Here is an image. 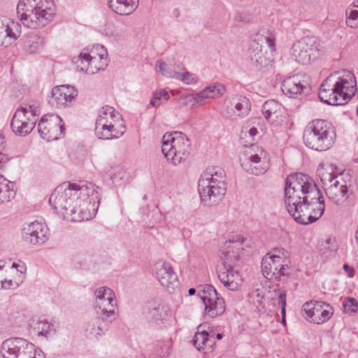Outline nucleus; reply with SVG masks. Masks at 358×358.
Returning <instances> with one entry per match:
<instances>
[{"label":"nucleus","mask_w":358,"mask_h":358,"mask_svg":"<svg viewBox=\"0 0 358 358\" xmlns=\"http://www.w3.org/2000/svg\"><path fill=\"white\" fill-rule=\"evenodd\" d=\"M188 294L190 296L194 295L196 294V289L194 288H189L188 289Z\"/></svg>","instance_id":"0e129e2a"},{"label":"nucleus","mask_w":358,"mask_h":358,"mask_svg":"<svg viewBox=\"0 0 358 358\" xmlns=\"http://www.w3.org/2000/svg\"><path fill=\"white\" fill-rule=\"evenodd\" d=\"M91 55L96 57H107L106 48L102 45H94L91 48Z\"/></svg>","instance_id":"3c124183"},{"label":"nucleus","mask_w":358,"mask_h":358,"mask_svg":"<svg viewBox=\"0 0 358 358\" xmlns=\"http://www.w3.org/2000/svg\"><path fill=\"white\" fill-rule=\"evenodd\" d=\"M267 255L287 264L290 263L289 253L282 248H275Z\"/></svg>","instance_id":"a18cd8bd"},{"label":"nucleus","mask_w":358,"mask_h":358,"mask_svg":"<svg viewBox=\"0 0 358 358\" xmlns=\"http://www.w3.org/2000/svg\"><path fill=\"white\" fill-rule=\"evenodd\" d=\"M253 19L252 13L248 10L237 11L235 15V20L240 22L249 23Z\"/></svg>","instance_id":"8fccbe9b"},{"label":"nucleus","mask_w":358,"mask_h":358,"mask_svg":"<svg viewBox=\"0 0 358 358\" xmlns=\"http://www.w3.org/2000/svg\"><path fill=\"white\" fill-rule=\"evenodd\" d=\"M110 180L116 187H124L129 180L128 173L121 166H117L112 168L110 175Z\"/></svg>","instance_id":"c9c22d12"},{"label":"nucleus","mask_w":358,"mask_h":358,"mask_svg":"<svg viewBox=\"0 0 358 358\" xmlns=\"http://www.w3.org/2000/svg\"><path fill=\"white\" fill-rule=\"evenodd\" d=\"M40 115L41 109L38 103L22 104L13 115L10 122L12 131L17 136H26L35 127Z\"/></svg>","instance_id":"6e6552de"},{"label":"nucleus","mask_w":358,"mask_h":358,"mask_svg":"<svg viewBox=\"0 0 358 358\" xmlns=\"http://www.w3.org/2000/svg\"><path fill=\"white\" fill-rule=\"evenodd\" d=\"M120 120H122V115L119 112L115 110L113 107L106 106L102 107L99 111L96 122H100L103 124H116Z\"/></svg>","instance_id":"473e14b6"},{"label":"nucleus","mask_w":358,"mask_h":358,"mask_svg":"<svg viewBox=\"0 0 358 358\" xmlns=\"http://www.w3.org/2000/svg\"><path fill=\"white\" fill-rule=\"evenodd\" d=\"M108 66L107 57H96L91 55V73L103 71Z\"/></svg>","instance_id":"c03bdc74"},{"label":"nucleus","mask_w":358,"mask_h":358,"mask_svg":"<svg viewBox=\"0 0 358 358\" xmlns=\"http://www.w3.org/2000/svg\"><path fill=\"white\" fill-rule=\"evenodd\" d=\"M244 241L243 236H237L226 243L228 250L224 252L222 264L217 268V275L220 282L229 290L234 292L238 289L242 282L240 273L234 271V267L236 262L240 259V252L243 250L242 246Z\"/></svg>","instance_id":"20e7f679"},{"label":"nucleus","mask_w":358,"mask_h":358,"mask_svg":"<svg viewBox=\"0 0 358 358\" xmlns=\"http://www.w3.org/2000/svg\"><path fill=\"white\" fill-rule=\"evenodd\" d=\"M320 43L314 36H304L295 42L292 47V55L302 64H308L319 56Z\"/></svg>","instance_id":"f8f14e48"},{"label":"nucleus","mask_w":358,"mask_h":358,"mask_svg":"<svg viewBox=\"0 0 358 358\" xmlns=\"http://www.w3.org/2000/svg\"><path fill=\"white\" fill-rule=\"evenodd\" d=\"M125 127L121 125L120 128H116L115 124H103L100 122H95L94 134L99 139L109 140L118 138L123 135L125 131Z\"/></svg>","instance_id":"b1692460"},{"label":"nucleus","mask_w":358,"mask_h":358,"mask_svg":"<svg viewBox=\"0 0 358 358\" xmlns=\"http://www.w3.org/2000/svg\"><path fill=\"white\" fill-rule=\"evenodd\" d=\"M343 268L349 278H353L355 276V269L350 266L348 264H344Z\"/></svg>","instance_id":"6e6d98bb"},{"label":"nucleus","mask_w":358,"mask_h":358,"mask_svg":"<svg viewBox=\"0 0 358 358\" xmlns=\"http://www.w3.org/2000/svg\"><path fill=\"white\" fill-rule=\"evenodd\" d=\"M344 310L346 313H355L358 310V302L354 298H347L343 303Z\"/></svg>","instance_id":"09e8293b"},{"label":"nucleus","mask_w":358,"mask_h":358,"mask_svg":"<svg viewBox=\"0 0 358 358\" xmlns=\"http://www.w3.org/2000/svg\"><path fill=\"white\" fill-rule=\"evenodd\" d=\"M313 199L310 195L307 194L303 196L302 201L297 206V209L295 212H289V214L294 218V220L301 224H311L308 216L311 214V205L310 201Z\"/></svg>","instance_id":"bb28decb"},{"label":"nucleus","mask_w":358,"mask_h":358,"mask_svg":"<svg viewBox=\"0 0 358 358\" xmlns=\"http://www.w3.org/2000/svg\"><path fill=\"white\" fill-rule=\"evenodd\" d=\"M6 24V20H0V41L3 40Z\"/></svg>","instance_id":"bf43d9fd"},{"label":"nucleus","mask_w":358,"mask_h":358,"mask_svg":"<svg viewBox=\"0 0 358 358\" xmlns=\"http://www.w3.org/2000/svg\"><path fill=\"white\" fill-rule=\"evenodd\" d=\"M109 8L119 15H129L138 7L139 0H109Z\"/></svg>","instance_id":"cd10ccee"},{"label":"nucleus","mask_w":358,"mask_h":358,"mask_svg":"<svg viewBox=\"0 0 358 358\" xmlns=\"http://www.w3.org/2000/svg\"><path fill=\"white\" fill-rule=\"evenodd\" d=\"M316 191L318 192V194H315V193H311L310 195V197L313 199L312 201H318L319 202V198L320 196H323L320 192V190L317 188V187L316 186Z\"/></svg>","instance_id":"052dcab7"},{"label":"nucleus","mask_w":358,"mask_h":358,"mask_svg":"<svg viewBox=\"0 0 358 358\" xmlns=\"http://www.w3.org/2000/svg\"><path fill=\"white\" fill-rule=\"evenodd\" d=\"M308 88V83L299 75L289 76L281 83L282 93L289 98H297Z\"/></svg>","instance_id":"412c9836"},{"label":"nucleus","mask_w":358,"mask_h":358,"mask_svg":"<svg viewBox=\"0 0 358 358\" xmlns=\"http://www.w3.org/2000/svg\"><path fill=\"white\" fill-rule=\"evenodd\" d=\"M281 315L282 317L285 316V306H281Z\"/></svg>","instance_id":"338daca9"},{"label":"nucleus","mask_w":358,"mask_h":358,"mask_svg":"<svg viewBox=\"0 0 358 358\" xmlns=\"http://www.w3.org/2000/svg\"><path fill=\"white\" fill-rule=\"evenodd\" d=\"M357 80L350 71H345L335 80L334 93L341 101V105L347 103L352 96L355 95ZM334 94V92H332Z\"/></svg>","instance_id":"f3484780"},{"label":"nucleus","mask_w":358,"mask_h":358,"mask_svg":"<svg viewBox=\"0 0 358 358\" xmlns=\"http://www.w3.org/2000/svg\"><path fill=\"white\" fill-rule=\"evenodd\" d=\"M176 80L182 81L186 85H195L199 82L198 76L189 71L178 72L175 76Z\"/></svg>","instance_id":"37998d69"},{"label":"nucleus","mask_w":358,"mask_h":358,"mask_svg":"<svg viewBox=\"0 0 358 358\" xmlns=\"http://www.w3.org/2000/svg\"><path fill=\"white\" fill-rule=\"evenodd\" d=\"M234 108L237 115L239 117H244L248 115L250 111V101L247 97L240 96L236 99Z\"/></svg>","instance_id":"58836bf2"},{"label":"nucleus","mask_w":358,"mask_h":358,"mask_svg":"<svg viewBox=\"0 0 358 358\" xmlns=\"http://www.w3.org/2000/svg\"><path fill=\"white\" fill-rule=\"evenodd\" d=\"M155 270L156 277L163 287L168 289L178 287V276L170 263L159 260L155 264Z\"/></svg>","instance_id":"aec40b11"},{"label":"nucleus","mask_w":358,"mask_h":358,"mask_svg":"<svg viewBox=\"0 0 358 358\" xmlns=\"http://www.w3.org/2000/svg\"><path fill=\"white\" fill-rule=\"evenodd\" d=\"M248 133L250 136L254 137L257 134V129L255 127H252L249 129Z\"/></svg>","instance_id":"680f3d73"},{"label":"nucleus","mask_w":358,"mask_h":358,"mask_svg":"<svg viewBox=\"0 0 358 358\" xmlns=\"http://www.w3.org/2000/svg\"><path fill=\"white\" fill-rule=\"evenodd\" d=\"M5 263L3 261H0V285L6 277Z\"/></svg>","instance_id":"4d7b16f0"},{"label":"nucleus","mask_w":358,"mask_h":358,"mask_svg":"<svg viewBox=\"0 0 358 358\" xmlns=\"http://www.w3.org/2000/svg\"><path fill=\"white\" fill-rule=\"evenodd\" d=\"M311 193L318 194V192L308 175L296 173L288 176L285 185V203L288 213L295 212L303 196Z\"/></svg>","instance_id":"423d86ee"},{"label":"nucleus","mask_w":358,"mask_h":358,"mask_svg":"<svg viewBox=\"0 0 358 358\" xmlns=\"http://www.w3.org/2000/svg\"><path fill=\"white\" fill-rule=\"evenodd\" d=\"M201 299L205 306V313L210 317L222 315L225 311V302L213 285H206Z\"/></svg>","instance_id":"2eb2a0df"},{"label":"nucleus","mask_w":358,"mask_h":358,"mask_svg":"<svg viewBox=\"0 0 358 358\" xmlns=\"http://www.w3.org/2000/svg\"><path fill=\"white\" fill-rule=\"evenodd\" d=\"M264 117L269 120L282 121V117L285 114V107L274 99H270L264 102L262 108Z\"/></svg>","instance_id":"a878e982"},{"label":"nucleus","mask_w":358,"mask_h":358,"mask_svg":"<svg viewBox=\"0 0 358 358\" xmlns=\"http://www.w3.org/2000/svg\"><path fill=\"white\" fill-rule=\"evenodd\" d=\"M45 44V37L36 32L28 33L20 40V45L27 55L39 53L43 49Z\"/></svg>","instance_id":"5701e85b"},{"label":"nucleus","mask_w":358,"mask_h":358,"mask_svg":"<svg viewBox=\"0 0 358 358\" xmlns=\"http://www.w3.org/2000/svg\"><path fill=\"white\" fill-rule=\"evenodd\" d=\"M274 51V40L269 36L257 34L250 43L248 58L256 68L266 67L272 61L270 55Z\"/></svg>","instance_id":"9d476101"},{"label":"nucleus","mask_w":358,"mask_h":358,"mask_svg":"<svg viewBox=\"0 0 358 358\" xmlns=\"http://www.w3.org/2000/svg\"><path fill=\"white\" fill-rule=\"evenodd\" d=\"M175 65L177 66V68L180 70H185V67L181 62L176 63Z\"/></svg>","instance_id":"e2e57ef3"},{"label":"nucleus","mask_w":358,"mask_h":358,"mask_svg":"<svg viewBox=\"0 0 358 358\" xmlns=\"http://www.w3.org/2000/svg\"><path fill=\"white\" fill-rule=\"evenodd\" d=\"M156 67L159 69L163 76L169 78L175 79L177 71L171 69L165 62L162 60H157L156 62Z\"/></svg>","instance_id":"49530a36"},{"label":"nucleus","mask_w":358,"mask_h":358,"mask_svg":"<svg viewBox=\"0 0 358 358\" xmlns=\"http://www.w3.org/2000/svg\"><path fill=\"white\" fill-rule=\"evenodd\" d=\"M192 342L199 352L208 353L213 350L215 338L213 334H209L206 331H202L195 334Z\"/></svg>","instance_id":"c85d7f7f"},{"label":"nucleus","mask_w":358,"mask_h":358,"mask_svg":"<svg viewBox=\"0 0 358 358\" xmlns=\"http://www.w3.org/2000/svg\"><path fill=\"white\" fill-rule=\"evenodd\" d=\"M89 197L86 182H69L55 188L49 203L64 220L87 221L90 220Z\"/></svg>","instance_id":"f257e3e1"},{"label":"nucleus","mask_w":358,"mask_h":358,"mask_svg":"<svg viewBox=\"0 0 358 358\" xmlns=\"http://www.w3.org/2000/svg\"><path fill=\"white\" fill-rule=\"evenodd\" d=\"M96 317L91 334L98 339L108 330L109 324L117 317L115 308L117 306L115 294L108 287H101L94 290Z\"/></svg>","instance_id":"7ed1b4c3"},{"label":"nucleus","mask_w":358,"mask_h":358,"mask_svg":"<svg viewBox=\"0 0 358 358\" xmlns=\"http://www.w3.org/2000/svg\"><path fill=\"white\" fill-rule=\"evenodd\" d=\"M21 34V25L19 22L10 20H6L5 32L2 45L7 46L14 43Z\"/></svg>","instance_id":"2f4dec72"},{"label":"nucleus","mask_w":358,"mask_h":358,"mask_svg":"<svg viewBox=\"0 0 358 358\" xmlns=\"http://www.w3.org/2000/svg\"><path fill=\"white\" fill-rule=\"evenodd\" d=\"M3 137L1 134H0V149L3 147Z\"/></svg>","instance_id":"69168bd1"},{"label":"nucleus","mask_w":358,"mask_h":358,"mask_svg":"<svg viewBox=\"0 0 358 358\" xmlns=\"http://www.w3.org/2000/svg\"><path fill=\"white\" fill-rule=\"evenodd\" d=\"M166 313V308L162 304L157 303L155 306L148 307L147 317L152 319L156 322L163 321Z\"/></svg>","instance_id":"ea45409f"},{"label":"nucleus","mask_w":358,"mask_h":358,"mask_svg":"<svg viewBox=\"0 0 358 358\" xmlns=\"http://www.w3.org/2000/svg\"><path fill=\"white\" fill-rule=\"evenodd\" d=\"M241 166L246 172L255 176L262 175L267 171L266 166L261 161V157L257 154L250 155Z\"/></svg>","instance_id":"7c9ffc66"},{"label":"nucleus","mask_w":358,"mask_h":358,"mask_svg":"<svg viewBox=\"0 0 358 358\" xmlns=\"http://www.w3.org/2000/svg\"><path fill=\"white\" fill-rule=\"evenodd\" d=\"M320 180L329 200L336 205H342L347 201L349 197V186L342 174L323 173L320 176Z\"/></svg>","instance_id":"9b49d317"},{"label":"nucleus","mask_w":358,"mask_h":358,"mask_svg":"<svg viewBox=\"0 0 358 358\" xmlns=\"http://www.w3.org/2000/svg\"><path fill=\"white\" fill-rule=\"evenodd\" d=\"M287 264L282 262L281 260L272 258V257L266 255L262 261V271L263 275L268 278L271 277L278 278L280 276L286 275V267Z\"/></svg>","instance_id":"4be33fe9"},{"label":"nucleus","mask_w":358,"mask_h":358,"mask_svg":"<svg viewBox=\"0 0 358 358\" xmlns=\"http://www.w3.org/2000/svg\"><path fill=\"white\" fill-rule=\"evenodd\" d=\"M226 91L224 86L219 83H215L206 87L201 92L194 94V99L197 103H201L206 99H215L222 96Z\"/></svg>","instance_id":"c756f323"},{"label":"nucleus","mask_w":358,"mask_h":358,"mask_svg":"<svg viewBox=\"0 0 358 358\" xmlns=\"http://www.w3.org/2000/svg\"><path fill=\"white\" fill-rule=\"evenodd\" d=\"M21 231L24 241L31 245H43L48 240V227L38 221L24 223Z\"/></svg>","instance_id":"a211bd4d"},{"label":"nucleus","mask_w":358,"mask_h":358,"mask_svg":"<svg viewBox=\"0 0 358 358\" xmlns=\"http://www.w3.org/2000/svg\"><path fill=\"white\" fill-rule=\"evenodd\" d=\"M72 64L78 72L86 73L90 66V52L84 49L79 55L72 59Z\"/></svg>","instance_id":"f704fd0d"},{"label":"nucleus","mask_w":358,"mask_h":358,"mask_svg":"<svg viewBox=\"0 0 358 358\" xmlns=\"http://www.w3.org/2000/svg\"><path fill=\"white\" fill-rule=\"evenodd\" d=\"M56 328L55 322L43 319L34 323L32 330L38 336L48 338L55 334Z\"/></svg>","instance_id":"72a5a7b5"},{"label":"nucleus","mask_w":358,"mask_h":358,"mask_svg":"<svg viewBox=\"0 0 358 358\" xmlns=\"http://www.w3.org/2000/svg\"><path fill=\"white\" fill-rule=\"evenodd\" d=\"M278 300L281 306H286V293L285 291H278Z\"/></svg>","instance_id":"13d9d810"},{"label":"nucleus","mask_w":358,"mask_h":358,"mask_svg":"<svg viewBox=\"0 0 358 358\" xmlns=\"http://www.w3.org/2000/svg\"><path fill=\"white\" fill-rule=\"evenodd\" d=\"M170 96L169 92L165 90H159L153 93L152 97L150 101V106L153 107H159L163 101H166L169 99Z\"/></svg>","instance_id":"79ce46f5"},{"label":"nucleus","mask_w":358,"mask_h":358,"mask_svg":"<svg viewBox=\"0 0 358 358\" xmlns=\"http://www.w3.org/2000/svg\"><path fill=\"white\" fill-rule=\"evenodd\" d=\"M103 33L108 36L113 37L115 38H118L121 36L115 24L113 23L106 24L104 29L103 30Z\"/></svg>","instance_id":"603ef678"},{"label":"nucleus","mask_w":358,"mask_h":358,"mask_svg":"<svg viewBox=\"0 0 358 358\" xmlns=\"http://www.w3.org/2000/svg\"><path fill=\"white\" fill-rule=\"evenodd\" d=\"M4 358H45L43 352L22 338H10L1 344Z\"/></svg>","instance_id":"1a4fd4ad"},{"label":"nucleus","mask_w":358,"mask_h":358,"mask_svg":"<svg viewBox=\"0 0 358 358\" xmlns=\"http://www.w3.org/2000/svg\"><path fill=\"white\" fill-rule=\"evenodd\" d=\"M319 202L315 201H310L311 205V214L308 216L311 223L316 222L322 217L324 211V199L323 196H320Z\"/></svg>","instance_id":"4c0bfd02"},{"label":"nucleus","mask_w":358,"mask_h":358,"mask_svg":"<svg viewBox=\"0 0 358 358\" xmlns=\"http://www.w3.org/2000/svg\"><path fill=\"white\" fill-rule=\"evenodd\" d=\"M91 191H92L91 200L92 199L94 200L93 206L95 207L94 208V210L95 213H96L98 211L100 201H101V189L99 187L96 186V185H91ZM94 215H96V214H94ZM94 216L95 215H94Z\"/></svg>","instance_id":"de8ad7c7"},{"label":"nucleus","mask_w":358,"mask_h":358,"mask_svg":"<svg viewBox=\"0 0 358 358\" xmlns=\"http://www.w3.org/2000/svg\"><path fill=\"white\" fill-rule=\"evenodd\" d=\"M17 14L24 26L41 29L53 20L55 6L52 0H20Z\"/></svg>","instance_id":"f03ea898"},{"label":"nucleus","mask_w":358,"mask_h":358,"mask_svg":"<svg viewBox=\"0 0 358 358\" xmlns=\"http://www.w3.org/2000/svg\"><path fill=\"white\" fill-rule=\"evenodd\" d=\"M303 139L308 148L318 152L327 151L335 143V129L327 120H313L305 127Z\"/></svg>","instance_id":"39448f33"},{"label":"nucleus","mask_w":358,"mask_h":358,"mask_svg":"<svg viewBox=\"0 0 358 358\" xmlns=\"http://www.w3.org/2000/svg\"><path fill=\"white\" fill-rule=\"evenodd\" d=\"M303 316L315 324H322L327 322L334 314V308L329 304L323 301H308L302 307Z\"/></svg>","instance_id":"4468645a"},{"label":"nucleus","mask_w":358,"mask_h":358,"mask_svg":"<svg viewBox=\"0 0 358 358\" xmlns=\"http://www.w3.org/2000/svg\"><path fill=\"white\" fill-rule=\"evenodd\" d=\"M352 5L353 7L358 8V0H355L353 1V3H352Z\"/></svg>","instance_id":"774afa93"},{"label":"nucleus","mask_w":358,"mask_h":358,"mask_svg":"<svg viewBox=\"0 0 358 358\" xmlns=\"http://www.w3.org/2000/svg\"><path fill=\"white\" fill-rule=\"evenodd\" d=\"M170 354V343L166 341H159L156 343L153 355L155 358H166Z\"/></svg>","instance_id":"a19ab883"},{"label":"nucleus","mask_w":358,"mask_h":358,"mask_svg":"<svg viewBox=\"0 0 358 358\" xmlns=\"http://www.w3.org/2000/svg\"><path fill=\"white\" fill-rule=\"evenodd\" d=\"M216 185L209 182L208 179L200 178L198 182V191L201 202L207 206L217 204L226 194L227 187Z\"/></svg>","instance_id":"dca6fc26"},{"label":"nucleus","mask_w":358,"mask_h":358,"mask_svg":"<svg viewBox=\"0 0 358 358\" xmlns=\"http://www.w3.org/2000/svg\"><path fill=\"white\" fill-rule=\"evenodd\" d=\"M64 123L57 115H45L38 124V131L41 137L47 141L62 138L64 136Z\"/></svg>","instance_id":"ddd939ff"},{"label":"nucleus","mask_w":358,"mask_h":358,"mask_svg":"<svg viewBox=\"0 0 358 358\" xmlns=\"http://www.w3.org/2000/svg\"><path fill=\"white\" fill-rule=\"evenodd\" d=\"M226 175L224 171L221 169L215 170L214 169L211 171H207L201 175L200 178H206L209 180L210 182L216 185H220L221 183L223 187H226L225 183Z\"/></svg>","instance_id":"e433bc0d"},{"label":"nucleus","mask_w":358,"mask_h":358,"mask_svg":"<svg viewBox=\"0 0 358 358\" xmlns=\"http://www.w3.org/2000/svg\"><path fill=\"white\" fill-rule=\"evenodd\" d=\"M334 88H335L334 76L331 75L322 82L320 87L319 97L322 102L329 105H341L336 93H332L334 92Z\"/></svg>","instance_id":"393cba45"},{"label":"nucleus","mask_w":358,"mask_h":358,"mask_svg":"<svg viewBox=\"0 0 358 358\" xmlns=\"http://www.w3.org/2000/svg\"><path fill=\"white\" fill-rule=\"evenodd\" d=\"M348 16L346 20L347 24L350 26L353 27L354 24L351 23L352 21H355L358 18V11L357 10H352L348 13Z\"/></svg>","instance_id":"864d4df0"},{"label":"nucleus","mask_w":358,"mask_h":358,"mask_svg":"<svg viewBox=\"0 0 358 358\" xmlns=\"http://www.w3.org/2000/svg\"><path fill=\"white\" fill-rule=\"evenodd\" d=\"M77 94V90L71 85L56 86L52 90L49 103L57 108H64L72 103Z\"/></svg>","instance_id":"6ab92c4d"},{"label":"nucleus","mask_w":358,"mask_h":358,"mask_svg":"<svg viewBox=\"0 0 358 358\" xmlns=\"http://www.w3.org/2000/svg\"><path fill=\"white\" fill-rule=\"evenodd\" d=\"M190 150L191 143L185 134L175 131L163 136L162 152L167 160L174 165L185 161L189 155Z\"/></svg>","instance_id":"0eeeda50"},{"label":"nucleus","mask_w":358,"mask_h":358,"mask_svg":"<svg viewBox=\"0 0 358 358\" xmlns=\"http://www.w3.org/2000/svg\"><path fill=\"white\" fill-rule=\"evenodd\" d=\"M13 285V281L12 280H7L4 278L1 285H0V289H9Z\"/></svg>","instance_id":"5fc2aeb1"}]
</instances>
